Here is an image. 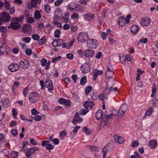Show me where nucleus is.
I'll list each match as a JSON object with an SVG mask.
<instances>
[{
  "mask_svg": "<svg viewBox=\"0 0 158 158\" xmlns=\"http://www.w3.org/2000/svg\"><path fill=\"white\" fill-rule=\"evenodd\" d=\"M22 40L23 41L26 43H28L30 41L31 39L29 37H24L22 38Z\"/></svg>",
  "mask_w": 158,
  "mask_h": 158,
  "instance_id": "obj_47",
  "label": "nucleus"
},
{
  "mask_svg": "<svg viewBox=\"0 0 158 158\" xmlns=\"http://www.w3.org/2000/svg\"><path fill=\"white\" fill-rule=\"evenodd\" d=\"M152 111L153 110L152 109H149L147 111L145 115L143 117V118H144L146 115L149 116L150 114H152Z\"/></svg>",
  "mask_w": 158,
  "mask_h": 158,
  "instance_id": "obj_50",
  "label": "nucleus"
},
{
  "mask_svg": "<svg viewBox=\"0 0 158 158\" xmlns=\"http://www.w3.org/2000/svg\"><path fill=\"white\" fill-rule=\"evenodd\" d=\"M120 60L121 63L123 64H126V60L124 59V58L123 56H119Z\"/></svg>",
  "mask_w": 158,
  "mask_h": 158,
  "instance_id": "obj_56",
  "label": "nucleus"
},
{
  "mask_svg": "<svg viewBox=\"0 0 158 158\" xmlns=\"http://www.w3.org/2000/svg\"><path fill=\"white\" fill-rule=\"evenodd\" d=\"M88 110L85 109H82L80 111V114L83 115H85L88 112Z\"/></svg>",
  "mask_w": 158,
  "mask_h": 158,
  "instance_id": "obj_51",
  "label": "nucleus"
},
{
  "mask_svg": "<svg viewBox=\"0 0 158 158\" xmlns=\"http://www.w3.org/2000/svg\"><path fill=\"white\" fill-rule=\"evenodd\" d=\"M112 87H110L109 89L108 88L106 89L103 91V94L104 95H106L109 94L111 90L112 89Z\"/></svg>",
  "mask_w": 158,
  "mask_h": 158,
  "instance_id": "obj_35",
  "label": "nucleus"
},
{
  "mask_svg": "<svg viewBox=\"0 0 158 158\" xmlns=\"http://www.w3.org/2000/svg\"><path fill=\"white\" fill-rule=\"evenodd\" d=\"M29 101L31 103L36 102L40 99L39 95L36 92H32L29 95Z\"/></svg>",
  "mask_w": 158,
  "mask_h": 158,
  "instance_id": "obj_4",
  "label": "nucleus"
},
{
  "mask_svg": "<svg viewBox=\"0 0 158 158\" xmlns=\"http://www.w3.org/2000/svg\"><path fill=\"white\" fill-rule=\"evenodd\" d=\"M70 25L69 24L66 23L64 24L63 27V28L64 30H68L70 28Z\"/></svg>",
  "mask_w": 158,
  "mask_h": 158,
  "instance_id": "obj_62",
  "label": "nucleus"
},
{
  "mask_svg": "<svg viewBox=\"0 0 158 158\" xmlns=\"http://www.w3.org/2000/svg\"><path fill=\"white\" fill-rule=\"evenodd\" d=\"M9 70L11 72H14L19 69V66L16 64L13 63L10 64L9 66Z\"/></svg>",
  "mask_w": 158,
  "mask_h": 158,
  "instance_id": "obj_12",
  "label": "nucleus"
},
{
  "mask_svg": "<svg viewBox=\"0 0 158 158\" xmlns=\"http://www.w3.org/2000/svg\"><path fill=\"white\" fill-rule=\"evenodd\" d=\"M2 106L5 107H7L9 106V100L8 98H5L2 101Z\"/></svg>",
  "mask_w": 158,
  "mask_h": 158,
  "instance_id": "obj_24",
  "label": "nucleus"
},
{
  "mask_svg": "<svg viewBox=\"0 0 158 158\" xmlns=\"http://www.w3.org/2000/svg\"><path fill=\"white\" fill-rule=\"evenodd\" d=\"M29 66V62L27 60H21L19 62V66L24 69L27 68Z\"/></svg>",
  "mask_w": 158,
  "mask_h": 158,
  "instance_id": "obj_11",
  "label": "nucleus"
},
{
  "mask_svg": "<svg viewBox=\"0 0 158 158\" xmlns=\"http://www.w3.org/2000/svg\"><path fill=\"white\" fill-rule=\"evenodd\" d=\"M22 30L23 32H26L31 30V25L30 24H26L24 25L22 27Z\"/></svg>",
  "mask_w": 158,
  "mask_h": 158,
  "instance_id": "obj_22",
  "label": "nucleus"
},
{
  "mask_svg": "<svg viewBox=\"0 0 158 158\" xmlns=\"http://www.w3.org/2000/svg\"><path fill=\"white\" fill-rule=\"evenodd\" d=\"M67 132L66 131L63 130L61 131L60 133V138L63 139L65 136L67 135Z\"/></svg>",
  "mask_w": 158,
  "mask_h": 158,
  "instance_id": "obj_30",
  "label": "nucleus"
},
{
  "mask_svg": "<svg viewBox=\"0 0 158 158\" xmlns=\"http://www.w3.org/2000/svg\"><path fill=\"white\" fill-rule=\"evenodd\" d=\"M86 82V77L84 76L82 77L81 79L80 84L81 85H84Z\"/></svg>",
  "mask_w": 158,
  "mask_h": 158,
  "instance_id": "obj_40",
  "label": "nucleus"
},
{
  "mask_svg": "<svg viewBox=\"0 0 158 158\" xmlns=\"http://www.w3.org/2000/svg\"><path fill=\"white\" fill-rule=\"evenodd\" d=\"M46 38L45 37H43L39 40V44L40 45H42L44 44L46 42Z\"/></svg>",
  "mask_w": 158,
  "mask_h": 158,
  "instance_id": "obj_45",
  "label": "nucleus"
},
{
  "mask_svg": "<svg viewBox=\"0 0 158 158\" xmlns=\"http://www.w3.org/2000/svg\"><path fill=\"white\" fill-rule=\"evenodd\" d=\"M107 70L113 71V68L110 63H109L107 65Z\"/></svg>",
  "mask_w": 158,
  "mask_h": 158,
  "instance_id": "obj_53",
  "label": "nucleus"
},
{
  "mask_svg": "<svg viewBox=\"0 0 158 158\" xmlns=\"http://www.w3.org/2000/svg\"><path fill=\"white\" fill-rule=\"evenodd\" d=\"M139 144V142L138 141H134L133 142L131 146L133 148L137 147Z\"/></svg>",
  "mask_w": 158,
  "mask_h": 158,
  "instance_id": "obj_54",
  "label": "nucleus"
},
{
  "mask_svg": "<svg viewBox=\"0 0 158 158\" xmlns=\"http://www.w3.org/2000/svg\"><path fill=\"white\" fill-rule=\"evenodd\" d=\"M92 88L91 86L86 87L85 89V94L88 95L92 90Z\"/></svg>",
  "mask_w": 158,
  "mask_h": 158,
  "instance_id": "obj_33",
  "label": "nucleus"
},
{
  "mask_svg": "<svg viewBox=\"0 0 158 158\" xmlns=\"http://www.w3.org/2000/svg\"><path fill=\"white\" fill-rule=\"evenodd\" d=\"M138 26L136 25H133L131 28V31L133 34H136L138 32L139 29Z\"/></svg>",
  "mask_w": 158,
  "mask_h": 158,
  "instance_id": "obj_23",
  "label": "nucleus"
},
{
  "mask_svg": "<svg viewBox=\"0 0 158 158\" xmlns=\"http://www.w3.org/2000/svg\"><path fill=\"white\" fill-rule=\"evenodd\" d=\"M71 17L72 19H73L74 18H79V14L77 13H74L71 15Z\"/></svg>",
  "mask_w": 158,
  "mask_h": 158,
  "instance_id": "obj_49",
  "label": "nucleus"
},
{
  "mask_svg": "<svg viewBox=\"0 0 158 158\" xmlns=\"http://www.w3.org/2000/svg\"><path fill=\"white\" fill-rule=\"evenodd\" d=\"M90 66L88 63H85L84 64L82 65L81 66V70L84 73L89 72L90 71Z\"/></svg>",
  "mask_w": 158,
  "mask_h": 158,
  "instance_id": "obj_9",
  "label": "nucleus"
},
{
  "mask_svg": "<svg viewBox=\"0 0 158 158\" xmlns=\"http://www.w3.org/2000/svg\"><path fill=\"white\" fill-rule=\"evenodd\" d=\"M24 19L23 16L19 18L13 17L11 20L12 23H10V26L11 28L15 30L18 29L21 27V25L19 23H22Z\"/></svg>",
  "mask_w": 158,
  "mask_h": 158,
  "instance_id": "obj_1",
  "label": "nucleus"
},
{
  "mask_svg": "<svg viewBox=\"0 0 158 158\" xmlns=\"http://www.w3.org/2000/svg\"><path fill=\"white\" fill-rule=\"evenodd\" d=\"M41 65L43 66H45L47 64V60L44 58H42L40 61Z\"/></svg>",
  "mask_w": 158,
  "mask_h": 158,
  "instance_id": "obj_38",
  "label": "nucleus"
},
{
  "mask_svg": "<svg viewBox=\"0 0 158 158\" xmlns=\"http://www.w3.org/2000/svg\"><path fill=\"white\" fill-rule=\"evenodd\" d=\"M44 10L46 13H49L50 12L51 9L49 6L48 5H45Z\"/></svg>",
  "mask_w": 158,
  "mask_h": 158,
  "instance_id": "obj_43",
  "label": "nucleus"
},
{
  "mask_svg": "<svg viewBox=\"0 0 158 158\" xmlns=\"http://www.w3.org/2000/svg\"><path fill=\"white\" fill-rule=\"evenodd\" d=\"M115 141L119 143H123L124 141V138L121 137H119L117 135H114V136Z\"/></svg>",
  "mask_w": 158,
  "mask_h": 158,
  "instance_id": "obj_15",
  "label": "nucleus"
},
{
  "mask_svg": "<svg viewBox=\"0 0 158 158\" xmlns=\"http://www.w3.org/2000/svg\"><path fill=\"white\" fill-rule=\"evenodd\" d=\"M107 147V146L105 147L102 149V151L103 153V158H105L106 156L107 149L106 148Z\"/></svg>",
  "mask_w": 158,
  "mask_h": 158,
  "instance_id": "obj_46",
  "label": "nucleus"
},
{
  "mask_svg": "<svg viewBox=\"0 0 158 158\" xmlns=\"http://www.w3.org/2000/svg\"><path fill=\"white\" fill-rule=\"evenodd\" d=\"M32 51L30 49H27L26 51V53L27 55H30L32 53Z\"/></svg>",
  "mask_w": 158,
  "mask_h": 158,
  "instance_id": "obj_64",
  "label": "nucleus"
},
{
  "mask_svg": "<svg viewBox=\"0 0 158 158\" xmlns=\"http://www.w3.org/2000/svg\"><path fill=\"white\" fill-rule=\"evenodd\" d=\"M113 71L107 70L106 73V76L108 78H111L113 77Z\"/></svg>",
  "mask_w": 158,
  "mask_h": 158,
  "instance_id": "obj_29",
  "label": "nucleus"
},
{
  "mask_svg": "<svg viewBox=\"0 0 158 158\" xmlns=\"http://www.w3.org/2000/svg\"><path fill=\"white\" fill-rule=\"evenodd\" d=\"M61 56H59L57 57H56L55 58H53L52 60V62L53 63L56 62L58 61L59 60L61 59Z\"/></svg>",
  "mask_w": 158,
  "mask_h": 158,
  "instance_id": "obj_52",
  "label": "nucleus"
},
{
  "mask_svg": "<svg viewBox=\"0 0 158 158\" xmlns=\"http://www.w3.org/2000/svg\"><path fill=\"white\" fill-rule=\"evenodd\" d=\"M9 12L11 14H12L15 12V8L14 7H11L9 9Z\"/></svg>",
  "mask_w": 158,
  "mask_h": 158,
  "instance_id": "obj_58",
  "label": "nucleus"
},
{
  "mask_svg": "<svg viewBox=\"0 0 158 158\" xmlns=\"http://www.w3.org/2000/svg\"><path fill=\"white\" fill-rule=\"evenodd\" d=\"M66 56L69 59L72 60L73 58V55L72 53H68L67 54Z\"/></svg>",
  "mask_w": 158,
  "mask_h": 158,
  "instance_id": "obj_59",
  "label": "nucleus"
},
{
  "mask_svg": "<svg viewBox=\"0 0 158 158\" xmlns=\"http://www.w3.org/2000/svg\"><path fill=\"white\" fill-rule=\"evenodd\" d=\"M132 56L129 54L125 56V59L127 61H130L132 60Z\"/></svg>",
  "mask_w": 158,
  "mask_h": 158,
  "instance_id": "obj_57",
  "label": "nucleus"
},
{
  "mask_svg": "<svg viewBox=\"0 0 158 158\" xmlns=\"http://www.w3.org/2000/svg\"><path fill=\"white\" fill-rule=\"evenodd\" d=\"M32 38L35 40H38L40 38V36L37 34H33L32 35Z\"/></svg>",
  "mask_w": 158,
  "mask_h": 158,
  "instance_id": "obj_48",
  "label": "nucleus"
},
{
  "mask_svg": "<svg viewBox=\"0 0 158 158\" xmlns=\"http://www.w3.org/2000/svg\"><path fill=\"white\" fill-rule=\"evenodd\" d=\"M18 152H12L10 154L11 158H17L18 156Z\"/></svg>",
  "mask_w": 158,
  "mask_h": 158,
  "instance_id": "obj_41",
  "label": "nucleus"
},
{
  "mask_svg": "<svg viewBox=\"0 0 158 158\" xmlns=\"http://www.w3.org/2000/svg\"><path fill=\"white\" fill-rule=\"evenodd\" d=\"M151 22L150 19L144 18L140 20V23L143 26H148V25Z\"/></svg>",
  "mask_w": 158,
  "mask_h": 158,
  "instance_id": "obj_13",
  "label": "nucleus"
},
{
  "mask_svg": "<svg viewBox=\"0 0 158 158\" xmlns=\"http://www.w3.org/2000/svg\"><path fill=\"white\" fill-rule=\"evenodd\" d=\"M82 121V119L80 118L79 113H76L72 120V123L74 125H76L77 123H80Z\"/></svg>",
  "mask_w": 158,
  "mask_h": 158,
  "instance_id": "obj_10",
  "label": "nucleus"
},
{
  "mask_svg": "<svg viewBox=\"0 0 158 158\" xmlns=\"http://www.w3.org/2000/svg\"><path fill=\"white\" fill-rule=\"evenodd\" d=\"M17 125V123L14 121H12L10 123V127H12Z\"/></svg>",
  "mask_w": 158,
  "mask_h": 158,
  "instance_id": "obj_60",
  "label": "nucleus"
},
{
  "mask_svg": "<svg viewBox=\"0 0 158 158\" xmlns=\"http://www.w3.org/2000/svg\"><path fill=\"white\" fill-rule=\"evenodd\" d=\"M46 148L48 150H51L54 148V146L51 143H48L46 145Z\"/></svg>",
  "mask_w": 158,
  "mask_h": 158,
  "instance_id": "obj_42",
  "label": "nucleus"
},
{
  "mask_svg": "<svg viewBox=\"0 0 158 158\" xmlns=\"http://www.w3.org/2000/svg\"><path fill=\"white\" fill-rule=\"evenodd\" d=\"M88 39V36L86 32H81L78 36L77 40L80 43H84L87 41Z\"/></svg>",
  "mask_w": 158,
  "mask_h": 158,
  "instance_id": "obj_2",
  "label": "nucleus"
},
{
  "mask_svg": "<svg viewBox=\"0 0 158 158\" xmlns=\"http://www.w3.org/2000/svg\"><path fill=\"white\" fill-rule=\"evenodd\" d=\"M91 98L92 100H95L98 98V95L96 92H93L91 94Z\"/></svg>",
  "mask_w": 158,
  "mask_h": 158,
  "instance_id": "obj_32",
  "label": "nucleus"
},
{
  "mask_svg": "<svg viewBox=\"0 0 158 158\" xmlns=\"http://www.w3.org/2000/svg\"><path fill=\"white\" fill-rule=\"evenodd\" d=\"M118 111L114 110L112 112L109 109H106V112L105 113V114L104 117L109 119L111 118L113 116L116 115L117 114V116L118 117Z\"/></svg>",
  "mask_w": 158,
  "mask_h": 158,
  "instance_id": "obj_3",
  "label": "nucleus"
},
{
  "mask_svg": "<svg viewBox=\"0 0 158 158\" xmlns=\"http://www.w3.org/2000/svg\"><path fill=\"white\" fill-rule=\"evenodd\" d=\"M60 33L61 31L60 30H56L54 32L55 37L56 38H59L60 36Z\"/></svg>",
  "mask_w": 158,
  "mask_h": 158,
  "instance_id": "obj_37",
  "label": "nucleus"
},
{
  "mask_svg": "<svg viewBox=\"0 0 158 158\" xmlns=\"http://www.w3.org/2000/svg\"><path fill=\"white\" fill-rule=\"evenodd\" d=\"M63 0H57L54 2L55 6H59L63 2Z\"/></svg>",
  "mask_w": 158,
  "mask_h": 158,
  "instance_id": "obj_44",
  "label": "nucleus"
},
{
  "mask_svg": "<svg viewBox=\"0 0 158 158\" xmlns=\"http://www.w3.org/2000/svg\"><path fill=\"white\" fill-rule=\"evenodd\" d=\"M34 17L36 20H39L41 17V15L40 12L39 10H36L34 13Z\"/></svg>",
  "mask_w": 158,
  "mask_h": 158,
  "instance_id": "obj_25",
  "label": "nucleus"
},
{
  "mask_svg": "<svg viewBox=\"0 0 158 158\" xmlns=\"http://www.w3.org/2000/svg\"><path fill=\"white\" fill-rule=\"evenodd\" d=\"M84 16L86 18V19L89 21H91L93 19L94 17V14L91 15L90 14H87L84 15Z\"/></svg>",
  "mask_w": 158,
  "mask_h": 158,
  "instance_id": "obj_26",
  "label": "nucleus"
},
{
  "mask_svg": "<svg viewBox=\"0 0 158 158\" xmlns=\"http://www.w3.org/2000/svg\"><path fill=\"white\" fill-rule=\"evenodd\" d=\"M26 20L27 22L30 23H32L35 22V20L33 17H30L28 15H27Z\"/></svg>",
  "mask_w": 158,
  "mask_h": 158,
  "instance_id": "obj_28",
  "label": "nucleus"
},
{
  "mask_svg": "<svg viewBox=\"0 0 158 158\" xmlns=\"http://www.w3.org/2000/svg\"><path fill=\"white\" fill-rule=\"evenodd\" d=\"M34 152V150L32 148H29L26 152L25 154L27 158L31 157L32 154Z\"/></svg>",
  "mask_w": 158,
  "mask_h": 158,
  "instance_id": "obj_19",
  "label": "nucleus"
},
{
  "mask_svg": "<svg viewBox=\"0 0 158 158\" xmlns=\"http://www.w3.org/2000/svg\"><path fill=\"white\" fill-rule=\"evenodd\" d=\"M83 7L80 6H76L75 7V9L77 12H81L83 11Z\"/></svg>",
  "mask_w": 158,
  "mask_h": 158,
  "instance_id": "obj_39",
  "label": "nucleus"
},
{
  "mask_svg": "<svg viewBox=\"0 0 158 158\" xmlns=\"http://www.w3.org/2000/svg\"><path fill=\"white\" fill-rule=\"evenodd\" d=\"M10 6V2L9 1L5 0V9L7 10H9Z\"/></svg>",
  "mask_w": 158,
  "mask_h": 158,
  "instance_id": "obj_31",
  "label": "nucleus"
},
{
  "mask_svg": "<svg viewBox=\"0 0 158 158\" xmlns=\"http://www.w3.org/2000/svg\"><path fill=\"white\" fill-rule=\"evenodd\" d=\"M10 48L8 46L3 47L0 50V55H2L4 54V53L7 54L8 52L10 51Z\"/></svg>",
  "mask_w": 158,
  "mask_h": 158,
  "instance_id": "obj_16",
  "label": "nucleus"
},
{
  "mask_svg": "<svg viewBox=\"0 0 158 158\" xmlns=\"http://www.w3.org/2000/svg\"><path fill=\"white\" fill-rule=\"evenodd\" d=\"M0 30L2 33H5L7 31V29L6 27H0Z\"/></svg>",
  "mask_w": 158,
  "mask_h": 158,
  "instance_id": "obj_55",
  "label": "nucleus"
},
{
  "mask_svg": "<svg viewBox=\"0 0 158 158\" xmlns=\"http://www.w3.org/2000/svg\"><path fill=\"white\" fill-rule=\"evenodd\" d=\"M83 131L85 133H86V134L87 135H89L91 134V132L89 129L85 127H84L83 129Z\"/></svg>",
  "mask_w": 158,
  "mask_h": 158,
  "instance_id": "obj_36",
  "label": "nucleus"
},
{
  "mask_svg": "<svg viewBox=\"0 0 158 158\" xmlns=\"http://www.w3.org/2000/svg\"><path fill=\"white\" fill-rule=\"evenodd\" d=\"M97 40L95 39H90L88 40L87 45L89 48H95L98 45Z\"/></svg>",
  "mask_w": 158,
  "mask_h": 158,
  "instance_id": "obj_5",
  "label": "nucleus"
},
{
  "mask_svg": "<svg viewBox=\"0 0 158 158\" xmlns=\"http://www.w3.org/2000/svg\"><path fill=\"white\" fill-rule=\"evenodd\" d=\"M157 145V142L155 140H151L148 143V146L151 148H155Z\"/></svg>",
  "mask_w": 158,
  "mask_h": 158,
  "instance_id": "obj_21",
  "label": "nucleus"
},
{
  "mask_svg": "<svg viewBox=\"0 0 158 158\" xmlns=\"http://www.w3.org/2000/svg\"><path fill=\"white\" fill-rule=\"evenodd\" d=\"M90 149L94 152H98L99 150V149L98 147L94 146H90Z\"/></svg>",
  "mask_w": 158,
  "mask_h": 158,
  "instance_id": "obj_34",
  "label": "nucleus"
},
{
  "mask_svg": "<svg viewBox=\"0 0 158 158\" xmlns=\"http://www.w3.org/2000/svg\"><path fill=\"white\" fill-rule=\"evenodd\" d=\"M94 53V51L92 50L87 49L85 52V55L86 57H92Z\"/></svg>",
  "mask_w": 158,
  "mask_h": 158,
  "instance_id": "obj_17",
  "label": "nucleus"
},
{
  "mask_svg": "<svg viewBox=\"0 0 158 158\" xmlns=\"http://www.w3.org/2000/svg\"><path fill=\"white\" fill-rule=\"evenodd\" d=\"M14 3L19 6L22 3V1L21 0H15L14 1Z\"/></svg>",
  "mask_w": 158,
  "mask_h": 158,
  "instance_id": "obj_63",
  "label": "nucleus"
},
{
  "mask_svg": "<svg viewBox=\"0 0 158 158\" xmlns=\"http://www.w3.org/2000/svg\"><path fill=\"white\" fill-rule=\"evenodd\" d=\"M127 109V106L126 104H123L120 107L118 112V117H121L124 115V113L126 111Z\"/></svg>",
  "mask_w": 158,
  "mask_h": 158,
  "instance_id": "obj_6",
  "label": "nucleus"
},
{
  "mask_svg": "<svg viewBox=\"0 0 158 158\" xmlns=\"http://www.w3.org/2000/svg\"><path fill=\"white\" fill-rule=\"evenodd\" d=\"M94 72L93 77V80H96L97 79V77L99 75H102L103 74L102 71L98 70L97 69H95L94 70Z\"/></svg>",
  "mask_w": 158,
  "mask_h": 158,
  "instance_id": "obj_14",
  "label": "nucleus"
},
{
  "mask_svg": "<svg viewBox=\"0 0 158 158\" xmlns=\"http://www.w3.org/2000/svg\"><path fill=\"white\" fill-rule=\"evenodd\" d=\"M44 84L45 86L48 88V90L51 92H52L54 89L52 81L51 80H46L45 81Z\"/></svg>",
  "mask_w": 158,
  "mask_h": 158,
  "instance_id": "obj_8",
  "label": "nucleus"
},
{
  "mask_svg": "<svg viewBox=\"0 0 158 158\" xmlns=\"http://www.w3.org/2000/svg\"><path fill=\"white\" fill-rule=\"evenodd\" d=\"M118 23L121 27H122L123 26L125 25L126 23L125 19L122 17H119L118 19Z\"/></svg>",
  "mask_w": 158,
  "mask_h": 158,
  "instance_id": "obj_18",
  "label": "nucleus"
},
{
  "mask_svg": "<svg viewBox=\"0 0 158 158\" xmlns=\"http://www.w3.org/2000/svg\"><path fill=\"white\" fill-rule=\"evenodd\" d=\"M0 17H1V19L3 22H8L11 19V17L9 14L5 12H3L1 13Z\"/></svg>",
  "mask_w": 158,
  "mask_h": 158,
  "instance_id": "obj_7",
  "label": "nucleus"
},
{
  "mask_svg": "<svg viewBox=\"0 0 158 158\" xmlns=\"http://www.w3.org/2000/svg\"><path fill=\"white\" fill-rule=\"evenodd\" d=\"M41 0H31V3L32 6L36 8L37 7V3L40 2Z\"/></svg>",
  "mask_w": 158,
  "mask_h": 158,
  "instance_id": "obj_27",
  "label": "nucleus"
},
{
  "mask_svg": "<svg viewBox=\"0 0 158 158\" xmlns=\"http://www.w3.org/2000/svg\"><path fill=\"white\" fill-rule=\"evenodd\" d=\"M31 114L33 115L38 114L39 113L35 109H33L31 110Z\"/></svg>",
  "mask_w": 158,
  "mask_h": 158,
  "instance_id": "obj_61",
  "label": "nucleus"
},
{
  "mask_svg": "<svg viewBox=\"0 0 158 158\" xmlns=\"http://www.w3.org/2000/svg\"><path fill=\"white\" fill-rule=\"evenodd\" d=\"M103 112L102 110H99L96 113V117L97 119H100L103 115Z\"/></svg>",
  "mask_w": 158,
  "mask_h": 158,
  "instance_id": "obj_20",
  "label": "nucleus"
}]
</instances>
